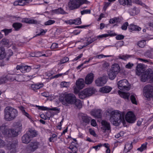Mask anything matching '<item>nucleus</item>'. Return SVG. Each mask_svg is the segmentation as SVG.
<instances>
[{
	"label": "nucleus",
	"instance_id": "nucleus-1",
	"mask_svg": "<svg viewBox=\"0 0 153 153\" xmlns=\"http://www.w3.org/2000/svg\"><path fill=\"white\" fill-rule=\"evenodd\" d=\"M125 114L124 112L118 110L113 111L111 113L110 120L115 126H119L121 123L124 125L126 122L124 118Z\"/></svg>",
	"mask_w": 153,
	"mask_h": 153
},
{
	"label": "nucleus",
	"instance_id": "nucleus-2",
	"mask_svg": "<svg viewBox=\"0 0 153 153\" xmlns=\"http://www.w3.org/2000/svg\"><path fill=\"white\" fill-rule=\"evenodd\" d=\"M18 112L15 108L10 106L7 107L4 111V119L7 121L14 120L17 116Z\"/></svg>",
	"mask_w": 153,
	"mask_h": 153
},
{
	"label": "nucleus",
	"instance_id": "nucleus-3",
	"mask_svg": "<svg viewBox=\"0 0 153 153\" xmlns=\"http://www.w3.org/2000/svg\"><path fill=\"white\" fill-rule=\"evenodd\" d=\"M76 97L75 95L73 94H64L63 97L60 98V101L63 105L68 106V104H74Z\"/></svg>",
	"mask_w": 153,
	"mask_h": 153
},
{
	"label": "nucleus",
	"instance_id": "nucleus-4",
	"mask_svg": "<svg viewBox=\"0 0 153 153\" xmlns=\"http://www.w3.org/2000/svg\"><path fill=\"white\" fill-rule=\"evenodd\" d=\"M96 91V89L94 87L87 88L80 92L79 94V96L80 98L83 99L91 96L94 94Z\"/></svg>",
	"mask_w": 153,
	"mask_h": 153
},
{
	"label": "nucleus",
	"instance_id": "nucleus-5",
	"mask_svg": "<svg viewBox=\"0 0 153 153\" xmlns=\"http://www.w3.org/2000/svg\"><path fill=\"white\" fill-rule=\"evenodd\" d=\"M86 0H70L68 3V6L71 10H73L79 8L81 5L86 3Z\"/></svg>",
	"mask_w": 153,
	"mask_h": 153
},
{
	"label": "nucleus",
	"instance_id": "nucleus-6",
	"mask_svg": "<svg viewBox=\"0 0 153 153\" xmlns=\"http://www.w3.org/2000/svg\"><path fill=\"white\" fill-rule=\"evenodd\" d=\"M149 79L153 81V74L151 69H148L144 72L141 77V80L143 82H145Z\"/></svg>",
	"mask_w": 153,
	"mask_h": 153
},
{
	"label": "nucleus",
	"instance_id": "nucleus-7",
	"mask_svg": "<svg viewBox=\"0 0 153 153\" xmlns=\"http://www.w3.org/2000/svg\"><path fill=\"white\" fill-rule=\"evenodd\" d=\"M144 96L148 98H152L153 100V87L150 85L145 86L143 89Z\"/></svg>",
	"mask_w": 153,
	"mask_h": 153
},
{
	"label": "nucleus",
	"instance_id": "nucleus-8",
	"mask_svg": "<svg viewBox=\"0 0 153 153\" xmlns=\"http://www.w3.org/2000/svg\"><path fill=\"white\" fill-rule=\"evenodd\" d=\"M118 87L120 90H129L128 82L126 79L120 80L117 83Z\"/></svg>",
	"mask_w": 153,
	"mask_h": 153
},
{
	"label": "nucleus",
	"instance_id": "nucleus-9",
	"mask_svg": "<svg viewBox=\"0 0 153 153\" xmlns=\"http://www.w3.org/2000/svg\"><path fill=\"white\" fill-rule=\"evenodd\" d=\"M39 145V143L37 142H31L27 146V151L29 152H33L38 148Z\"/></svg>",
	"mask_w": 153,
	"mask_h": 153
},
{
	"label": "nucleus",
	"instance_id": "nucleus-10",
	"mask_svg": "<svg viewBox=\"0 0 153 153\" xmlns=\"http://www.w3.org/2000/svg\"><path fill=\"white\" fill-rule=\"evenodd\" d=\"M125 119L126 121L129 123H133L136 120L134 114L131 111L127 113L125 116Z\"/></svg>",
	"mask_w": 153,
	"mask_h": 153
},
{
	"label": "nucleus",
	"instance_id": "nucleus-11",
	"mask_svg": "<svg viewBox=\"0 0 153 153\" xmlns=\"http://www.w3.org/2000/svg\"><path fill=\"white\" fill-rule=\"evenodd\" d=\"M107 80V76H104L98 78L95 81V82L97 86H101L105 84Z\"/></svg>",
	"mask_w": 153,
	"mask_h": 153
},
{
	"label": "nucleus",
	"instance_id": "nucleus-12",
	"mask_svg": "<svg viewBox=\"0 0 153 153\" xmlns=\"http://www.w3.org/2000/svg\"><path fill=\"white\" fill-rule=\"evenodd\" d=\"M78 115L80 119L83 123H85L87 124L89 123L91 118L88 116L87 115L83 113H79Z\"/></svg>",
	"mask_w": 153,
	"mask_h": 153
},
{
	"label": "nucleus",
	"instance_id": "nucleus-13",
	"mask_svg": "<svg viewBox=\"0 0 153 153\" xmlns=\"http://www.w3.org/2000/svg\"><path fill=\"white\" fill-rule=\"evenodd\" d=\"M101 123L102 125L101 128L103 132H105L107 130H110V125L109 123L105 120H102Z\"/></svg>",
	"mask_w": 153,
	"mask_h": 153
},
{
	"label": "nucleus",
	"instance_id": "nucleus-14",
	"mask_svg": "<svg viewBox=\"0 0 153 153\" xmlns=\"http://www.w3.org/2000/svg\"><path fill=\"white\" fill-rule=\"evenodd\" d=\"M76 85L77 88L79 89H81L85 86L84 80L82 78H80L76 81Z\"/></svg>",
	"mask_w": 153,
	"mask_h": 153
},
{
	"label": "nucleus",
	"instance_id": "nucleus-15",
	"mask_svg": "<svg viewBox=\"0 0 153 153\" xmlns=\"http://www.w3.org/2000/svg\"><path fill=\"white\" fill-rule=\"evenodd\" d=\"M31 137L27 133L24 134L22 137V142L24 143L27 144L31 140Z\"/></svg>",
	"mask_w": 153,
	"mask_h": 153
},
{
	"label": "nucleus",
	"instance_id": "nucleus-16",
	"mask_svg": "<svg viewBox=\"0 0 153 153\" xmlns=\"http://www.w3.org/2000/svg\"><path fill=\"white\" fill-rule=\"evenodd\" d=\"M94 74L91 73L88 74L85 78V82L86 84H90L92 82L94 79Z\"/></svg>",
	"mask_w": 153,
	"mask_h": 153
},
{
	"label": "nucleus",
	"instance_id": "nucleus-17",
	"mask_svg": "<svg viewBox=\"0 0 153 153\" xmlns=\"http://www.w3.org/2000/svg\"><path fill=\"white\" fill-rule=\"evenodd\" d=\"M136 74L138 76H140L144 71V67L142 64H138L136 68Z\"/></svg>",
	"mask_w": 153,
	"mask_h": 153
},
{
	"label": "nucleus",
	"instance_id": "nucleus-18",
	"mask_svg": "<svg viewBox=\"0 0 153 153\" xmlns=\"http://www.w3.org/2000/svg\"><path fill=\"white\" fill-rule=\"evenodd\" d=\"M91 114L95 117L101 118L102 117V111L100 109L94 110L91 111Z\"/></svg>",
	"mask_w": 153,
	"mask_h": 153
},
{
	"label": "nucleus",
	"instance_id": "nucleus-19",
	"mask_svg": "<svg viewBox=\"0 0 153 153\" xmlns=\"http://www.w3.org/2000/svg\"><path fill=\"white\" fill-rule=\"evenodd\" d=\"M43 85L41 84H29L27 85L30 89L34 91L40 89L43 87Z\"/></svg>",
	"mask_w": 153,
	"mask_h": 153
},
{
	"label": "nucleus",
	"instance_id": "nucleus-20",
	"mask_svg": "<svg viewBox=\"0 0 153 153\" xmlns=\"http://www.w3.org/2000/svg\"><path fill=\"white\" fill-rule=\"evenodd\" d=\"M112 88L108 86H105L100 88V91L103 93H107L109 92L111 90Z\"/></svg>",
	"mask_w": 153,
	"mask_h": 153
},
{
	"label": "nucleus",
	"instance_id": "nucleus-21",
	"mask_svg": "<svg viewBox=\"0 0 153 153\" xmlns=\"http://www.w3.org/2000/svg\"><path fill=\"white\" fill-rule=\"evenodd\" d=\"M118 93L120 97L125 99L129 100V97L130 96V94L128 92H125L121 91H118Z\"/></svg>",
	"mask_w": 153,
	"mask_h": 153
},
{
	"label": "nucleus",
	"instance_id": "nucleus-22",
	"mask_svg": "<svg viewBox=\"0 0 153 153\" xmlns=\"http://www.w3.org/2000/svg\"><path fill=\"white\" fill-rule=\"evenodd\" d=\"M18 142L17 140L13 141L11 144L9 143L8 144L7 146L8 149L10 150L16 149Z\"/></svg>",
	"mask_w": 153,
	"mask_h": 153
},
{
	"label": "nucleus",
	"instance_id": "nucleus-23",
	"mask_svg": "<svg viewBox=\"0 0 153 153\" xmlns=\"http://www.w3.org/2000/svg\"><path fill=\"white\" fill-rule=\"evenodd\" d=\"M128 28L131 31H140L141 30V27L133 24L130 25L128 26Z\"/></svg>",
	"mask_w": 153,
	"mask_h": 153
},
{
	"label": "nucleus",
	"instance_id": "nucleus-24",
	"mask_svg": "<svg viewBox=\"0 0 153 153\" xmlns=\"http://www.w3.org/2000/svg\"><path fill=\"white\" fill-rule=\"evenodd\" d=\"M13 126L15 130L18 131H20L22 129V124L20 121H18L14 123Z\"/></svg>",
	"mask_w": 153,
	"mask_h": 153
},
{
	"label": "nucleus",
	"instance_id": "nucleus-25",
	"mask_svg": "<svg viewBox=\"0 0 153 153\" xmlns=\"http://www.w3.org/2000/svg\"><path fill=\"white\" fill-rule=\"evenodd\" d=\"M9 129L8 128L7 126L5 125H3L0 126V131L4 134H9Z\"/></svg>",
	"mask_w": 153,
	"mask_h": 153
},
{
	"label": "nucleus",
	"instance_id": "nucleus-26",
	"mask_svg": "<svg viewBox=\"0 0 153 153\" xmlns=\"http://www.w3.org/2000/svg\"><path fill=\"white\" fill-rule=\"evenodd\" d=\"M120 67L118 64H114L112 65L110 69L117 74L120 71Z\"/></svg>",
	"mask_w": 153,
	"mask_h": 153
},
{
	"label": "nucleus",
	"instance_id": "nucleus-27",
	"mask_svg": "<svg viewBox=\"0 0 153 153\" xmlns=\"http://www.w3.org/2000/svg\"><path fill=\"white\" fill-rule=\"evenodd\" d=\"M27 133L29 134L31 138L36 137L37 134V132L33 128H29Z\"/></svg>",
	"mask_w": 153,
	"mask_h": 153
},
{
	"label": "nucleus",
	"instance_id": "nucleus-28",
	"mask_svg": "<svg viewBox=\"0 0 153 153\" xmlns=\"http://www.w3.org/2000/svg\"><path fill=\"white\" fill-rule=\"evenodd\" d=\"M122 19L119 17H114L111 19L109 21L111 24H114L115 23H120L122 21Z\"/></svg>",
	"mask_w": 153,
	"mask_h": 153
},
{
	"label": "nucleus",
	"instance_id": "nucleus-29",
	"mask_svg": "<svg viewBox=\"0 0 153 153\" xmlns=\"http://www.w3.org/2000/svg\"><path fill=\"white\" fill-rule=\"evenodd\" d=\"M117 74L111 69L108 72L109 78L111 80L114 79L116 76Z\"/></svg>",
	"mask_w": 153,
	"mask_h": 153
},
{
	"label": "nucleus",
	"instance_id": "nucleus-30",
	"mask_svg": "<svg viewBox=\"0 0 153 153\" xmlns=\"http://www.w3.org/2000/svg\"><path fill=\"white\" fill-rule=\"evenodd\" d=\"M53 12L57 14H66L67 13L65 12L63 9L61 7L56 9L53 10Z\"/></svg>",
	"mask_w": 153,
	"mask_h": 153
},
{
	"label": "nucleus",
	"instance_id": "nucleus-31",
	"mask_svg": "<svg viewBox=\"0 0 153 153\" xmlns=\"http://www.w3.org/2000/svg\"><path fill=\"white\" fill-rule=\"evenodd\" d=\"M0 44L1 45H4L7 47L9 45L10 46V45L9 40L5 38L2 39L0 42Z\"/></svg>",
	"mask_w": 153,
	"mask_h": 153
},
{
	"label": "nucleus",
	"instance_id": "nucleus-32",
	"mask_svg": "<svg viewBox=\"0 0 153 153\" xmlns=\"http://www.w3.org/2000/svg\"><path fill=\"white\" fill-rule=\"evenodd\" d=\"M9 134H10L11 136L13 137H16L18 135V133L19 131H16L14 129H9Z\"/></svg>",
	"mask_w": 153,
	"mask_h": 153
},
{
	"label": "nucleus",
	"instance_id": "nucleus-33",
	"mask_svg": "<svg viewBox=\"0 0 153 153\" xmlns=\"http://www.w3.org/2000/svg\"><path fill=\"white\" fill-rule=\"evenodd\" d=\"M119 1L121 4L123 5H130L131 3V0H119Z\"/></svg>",
	"mask_w": 153,
	"mask_h": 153
},
{
	"label": "nucleus",
	"instance_id": "nucleus-34",
	"mask_svg": "<svg viewBox=\"0 0 153 153\" xmlns=\"http://www.w3.org/2000/svg\"><path fill=\"white\" fill-rule=\"evenodd\" d=\"M22 24L19 23H14L13 24V26L15 30H19L22 27Z\"/></svg>",
	"mask_w": 153,
	"mask_h": 153
},
{
	"label": "nucleus",
	"instance_id": "nucleus-35",
	"mask_svg": "<svg viewBox=\"0 0 153 153\" xmlns=\"http://www.w3.org/2000/svg\"><path fill=\"white\" fill-rule=\"evenodd\" d=\"M5 55L4 48L3 47H0V59H3Z\"/></svg>",
	"mask_w": 153,
	"mask_h": 153
},
{
	"label": "nucleus",
	"instance_id": "nucleus-36",
	"mask_svg": "<svg viewBox=\"0 0 153 153\" xmlns=\"http://www.w3.org/2000/svg\"><path fill=\"white\" fill-rule=\"evenodd\" d=\"M147 144V142H145L142 144L140 147L138 148L137 150L141 152L143 151L144 150L146 149Z\"/></svg>",
	"mask_w": 153,
	"mask_h": 153
},
{
	"label": "nucleus",
	"instance_id": "nucleus-37",
	"mask_svg": "<svg viewBox=\"0 0 153 153\" xmlns=\"http://www.w3.org/2000/svg\"><path fill=\"white\" fill-rule=\"evenodd\" d=\"M75 105L78 108H80L82 107V103L81 100L79 99H77L76 97V100L74 102Z\"/></svg>",
	"mask_w": 153,
	"mask_h": 153
},
{
	"label": "nucleus",
	"instance_id": "nucleus-38",
	"mask_svg": "<svg viewBox=\"0 0 153 153\" xmlns=\"http://www.w3.org/2000/svg\"><path fill=\"white\" fill-rule=\"evenodd\" d=\"M5 77L7 78V80H10L11 81H13L15 80V75L9 74Z\"/></svg>",
	"mask_w": 153,
	"mask_h": 153
},
{
	"label": "nucleus",
	"instance_id": "nucleus-39",
	"mask_svg": "<svg viewBox=\"0 0 153 153\" xmlns=\"http://www.w3.org/2000/svg\"><path fill=\"white\" fill-rule=\"evenodd\" d=\"M146 44V41L143 40L139 41L137 45L140 47L143 48L145 46Z\"/></svg>",
	"mask_w": 153,
	"mask_h": 153
},
{
	"label": "nucleus",
	"instance_id": "nucleus-40",
	"mask_svg": "<svg viewBox=\"0 0 153 153\" xmlns=\"http://www.w3.org/2000/svg\"><path fill=\"white\" fill-rule=\"evenodd\" d=\"M23 76L22 75H15V80L17 82H21L22 80Z\"/></svg>",
	"mask_w": 153,
	"mask_h": 153
},
{
	"label": "nucleus",
	"instance_id": "nucleus-41",
	"mask_svg": "<svg viewBox=\"0 0 153 153\" xmlns=\"http://www.w3.org/2000/svg\"><path fill=\"white\" fill-rule=\"evenodd\" d=\"M133 55H122V56H120L119 57V58L120 59H123L124 60H126L127 59L131 57H132Z\"/></svg>",
	"mask_w": 153,
	"mask_h": 153
},
{
	"label": "nucleus",
	"instance_id": "nucleus-42",
	"mask_svg": "<svg viewBox=\"0 0 153 153\" xmlns=\"http://www.w3.org/2000/svg\"><path fill=\"white\" fill-rule=\"evenodd\" d=\"M57 136L56 134H53L49 138V140L50 142H54V140H56V137Z\"/></svg>",
	"mask_w": 153,
	"mask_h": 153
},
{
	"label": "nucleus",
	"instance_id": "nucleus-43",
	"mask_svg": "<svg viewBox=\"0 0 153 153\" xmlns=\"http://www.w3.org/2000/svg\"><path fill=\"white\" fill-rule=\"evenodd\" d=\"M136 9L137 8L136 7H134L133 9H130L129 11L130 14L131 16H134L137 14L136 12Z\"/></svg>",
	"mask_w": 153,
	"mask_h": 153
},
{
	"label": "nucleus",
	"instance_id": "nucleus-44",
	"mask_svg": "<svg viewBox=\"0 0 153 153\" xmlns=\"http://www.w3.org/2000/svg\"><path fill=\"white\" fill-rule=\"evenodd\" d=\"M130 100L132 103L137 105V102L135 97V95L132 94L130 96Z\"/></svg>",
	"mask_w": 153,
	"mask_h": 153
},
{
	"label": "nucleus",
	"instance_id": "nucleus-45",
	"mask_svg": "<svg viewBox=\"0 0 153 153\" xmlns=\"http://www.w3.org/2000/svg\"><path fill=\"white\" fill-rule=\"evenodd\" d=\"M132 148V143H127L125 145V148H127L129 151Z\"/></svg>",
	"mask_w": 153,
	"mask_h": 153
},
{
	"label": "nucleus",
	"instance_id": "nucleus-46",
	"mask_svg": "<svg viewBox=\"0 0 153 153\" xmlns=\"http://www.w3.org/2000/svg\"><path fill=\"white\" fill-rule=\"evenodd\" d=\"M32 69L31 66H23V71L24 70L26 72H29Z\"/></svg>",
	"mask_w": 153,
	"mask_h": 153
},
{
	"label": "nucleus",
	"instance_id": "nucleus-47",
	"mask_svg": "<svg viewBox=\"0 0 153 153\" xmlns=\"http://www.w3.org/2000/svg\"><path fill=\"white\" fill-rule=\"evenodd\" d=\"M70 85V83L69 82H61L60 85L62 87H68Z\"/></svg>",
	"mask_w": 153,
	"mask_h": 153
},
{
	"label": "nucleus",
	"instance_id": "nucleus-48",
	"mask_svg": "<svg viewBox=\"0 0 153 153\" xmlns=\"http://www.w3.org/2000/svg\"><path fill=\"white\" fill-rule=\"evenodd\" d=\"M69 60V58L68 57H65L63 59L61 60L60 62L59 63V64H61L67 62Z\"/></svg>",
	"mask_w": 153,
	"mask_h": 153
},
{
	"label": "nucleus",
	"instance_id": "nucleus-49",
	"mask_svg": "<svg viewBox=\"0 0 153 153\" xmlns=\"http://www.w3.org/2000/svg\"><path fill=\"white\" fill-rule=\"evenodd\" d=\"M12 31V29H5L1 30V31L3 32L4 33L5 35H7L9 33L11 32Z\"/></svg>",
	"mask_w": 153,
	"mask_h": 153
},
{
	"label": "nucleus",
	"instance_id": "nucleus-50",
	"mask_svg": "<svg viewBox=\"0 0 153 153\" xmlns=\"http://www.w3.org/2000/svg\"><path fill=\"white\" fill-rule=\"evenodd\" d=\"M55 22V21L53 20H49L48 21L45 22L44 25H49L54 24Z\"/></svg>",
	"mask_w": 153,
	"mask_h": 153
},
{
	"label": "nucleus",
	"instance_id": "nucleus-51",
	"mask_svg": "<svg viewBox=\"0 0 153 153\" xmlns=\"http://www.w3.org/2000/svg\"><path fill=\"white\" fill-rule=\"evenodd\" d=\"M128 24L127 22H125L121 26V29L123 30H126L127 28V27L128 26Z\"/></svg>",
	"mask_w": 153,
	"mask_h": 153
},
{
	"label": "nucleus",
	"instance_id": "nucleus-52",
	"mask_svg": "<svg viewBox=\"0 0 153 153\" xmlns=\"http://www.w3.org/2000/svg\"><path fill=\"white\" fill-rule=\"evenodd\" d=\"M109 66V64L106 62H103L102 64V68L103 69L107 68Z\"/></svg>",
	"mask_w": 153,
	"mask_h": 153
},
{
	"label": "nucleus",
	"instance_id": "nucleus-53",
	"mask_svg": "<svg viewBox=\"0 0 153 153\" xmlns=\"http://www.w3.org/2000/svg\"><path fill=\"white\" fill-rule=\"evenodd\" d=\"M74 23L75 25H79L81 24V19L79 18L74 19Z\"/></svg>",
	"mask_w": 153,
	"mask_h": 153
},
{
	"label": "nucleus",
	"instance_id": "nucleus-54",
	"mask_svg": "<svg viewBox=\"0 0 153 153\" xmlns=\"http://www.w3.org/2000/svg\"><path fill=\"white\" fill-rule=\"evenodd\" d=\"M29 24H39V22L36 20H34L33 19H30Z\"/></svg>",
	"mask_w": 153,
	"mask_h": 153
},
{
	"label": "nucleus",
	"instance_id": "nucleus-55",
	"mask_svg": "<svg viewBox=\"0 0 153 153\" xmlns=\"http://www.w3.org/2000/svg\"><path fill=\"white\" fill-rule=\"evenodd\" d=\"M91 13L90 10H83L81 11V13L82 15H83L85 14H90Z\"/></svg>",
	"mask_w": 153,
	"mask_h": 153
},
{
	"label": "nucleus",
	"instance_id": "nucleus-56",
	"mask_svg": "<svg viewBox=\"0 0 153 153\" xmlns=\"http://www.w3.org/2000/svg\"><path fill=\"white\" fill-rule=\"evenodd\" d=\"M93 40H91V38H88L87 40V42H86V45H84L83 47V48L84 47L86 46L89 45L91 43H92L93 42Z\"/></svg>",
	"mask_w": 153,
	"mask_h": 153
},
{
	"label": "nucleus",
	"instance_id": "nucleus-57",
	"mask_svg": "<svg viewBox=\"0 0 153 153\" xmlns=\"http://www.w3.org/2000/svg\"><path fill=\"white\" fill-rule=\"evenodd\" d=\"M7 82V78L5 77H1L0 78V84L5 83Z\"/></svg>",
	"mask_w": 153,
	"mask_h": 153
},
{
	"label": "nucleus",
	"instance_id": "nucleus-58",
	"mask_svg": "<svg viewBox=\"0 0 153 153\" xmlns=\"http://www.w3.org/2000/svg\"><path fill=\"white\" fill-rule=\"evenodd\" d=\"M69 148L71 150L72 153H74V152H76L77 148L76 147L73 146H70L69 147Z\"/></svg>",
	"mask_w": 153,
	"mask_h": 153
},
{
	"label": "nucleus",
	"instance_id": "nucleus-59",
	"mask_svg": "<svg viewBox=\"0 0 153 153\" xmlns=\"http://www.w3.org/2000/svg\"><path fill=\"white\" fill-rule=\"evenodd\" d=\"M19 3H20V4H21V5H19L20 6L25 5L28 2L27 1L24 0H19Z\"/></svg>",
	"mask_w": 153,
	"mask_h": 153
},
{
	"label": "nucleus",
	"instance_id": "nucleus-60",
	"mask_svg": "<svg viewBox=\"0 0 153 153\" xmlns=\"http://www.w3.org/2000/svg\"><path fill=\"white\" fill-rule=\"evenodd\" d=\"M123 131H120V133H118L115 136L116 138H118L120 137H122L123 135Z\"/></svg>",
	"mask_w": 153,
	"mask_h": 153
},
{
	"label": "nucleus",
	"instance_id": "nucleus-61",
	"mask_svg": "<svg viewBox=\"0 0 153 153\" xmlns=\"http://www.w3.org/2000/svg\"><path fill=\"white\" fill-rule=\"evenodd\" d=\"M5 145V143L4 141L0 138V148L3 147Z\"/></svg>",
	"mask_w": 153,
	"mask_h": 153
},
{
	"label": "nucleus",
	"instance_id": "nucleus-62",
	"mask_svg": "<svg viewBox=\"0 0 153 153\" xmlns=\"http://www.w3.org/2000/svg\"><path fill=\"white\" fill-rule=\"evenodd\" d=\"M124 38V36L122 35H118L116 37V39L117 40L123 39Z\"/></svg>",
	"mask_w": 153,
	"mask_h": 153
},
{
	"label": "nucleus",
	"instance_id": "nucleus-63",
	"mask_svg": "<svg viewBox=\"0 0 153 153\" xmlns=\"http://www.w3.org/2000/svg\"><path fill=\"white\" fill-rule=\"evenodd\" d=\"M109 36H114L116 35V34L112 31H109L108 32Z\"/></svg>",
	"mask_w": 153,
	"mask_h": 153
},
{
	"label": "nucleus",
	"instance_id": "nucleus-64",
	"mask_svg": "<svg viewBox=\"0 0 153 153\" xmlns=\"http://www.w3.org/2000/svg\"><path fill=\"white\" fill-rule=\"evenodd\" d=\"M133 66V64L130 62H129L126 65V67L128 69H131Z\"/></svg>",
	"mask_w": 153,
	"mask_h": 153
}]
</instances>
